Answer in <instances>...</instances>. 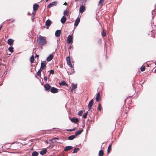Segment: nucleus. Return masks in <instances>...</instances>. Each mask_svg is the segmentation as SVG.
Here are the masks:
<instances>
[{
    "label": "nucleus",
    "mask_w": 156,
    "mask_h": 156,
    "mask_svg": "<svg viewBox=\"0 0 156 156\" xmlns=\"http://www.w3.org/2000/svg\"><path fill=\"white\" fill-rule=\"evenodd\" d=\"M37 41L38 44L40 45L43 46L47 43L46 37L41 36H40L37 37Z\"/></svg>",
    "instance_id": "nucleus-1"
},
{
    "label": "nucleus",
    "mask_w": 156,
    "mask_h": 156,
    "mask_svg": "<svg viewBox=\"0 0 156 156\" xmlns=\"http://www.w3.org/2000/svg\"><path fill=\"white\" fill-rule=\"evenodd\" d=\"M66 61H67V65L69 66V67L72 68L73 70V72H74V70L73 69L74 67L73 66L70 61V57L69 56H68L66 58Z\"/></svg>",
    "instance_id": "nucleus-2"
},
{
    "label": "nucleus",
    "mask_w": 156,
    "mask_h": 156,
    "mask_svg": "<svg viewBox=\"0 0 156 156\" xmlns=\"http://www.w3.org/2000/svg\"><path fill=\"white\" fill-rule=\"evenodd\" d=\"M73 37L72 35H69L67 39V43L68 44H70L71 43H72L73 42Z\"/></svg>",
    "instance_id": "nucleus-3"
},
{
    "label": "nucleus",
    "mask_w": 156,
    "mask_h": 156,
    "mask_svg": "<svg viewBox=\"0 0 156 156\" xmlns=\"http://www.w3.org/2000/svg\"><path fill=\"white\" fill-rule=\"evenodd\" d=\"M44 87L45 90L50 91L51 87L50 84L47 83L44 86Z\"/></svg>",
    "instance_id": "nucleus-4"
},
{
    "label": "nucleus",
    "mask_w": 156,
    "mask_h": 156,
    "mask_svg": "<svg viewBox=\"0 0 156 156\" xmlns=\"http://www.w3.org/2000/svg\"><path fill=\"white\" fill-rule=\"evenodd\" d=\"M57 4V2L56 1L50 3L47 6V8H50L52 6H56Z\"/></svg>",
    "instance_id": "nucleus-5"
},
{
    "label": "nucleus",
    "mask_w": 156,
    "mask_h": 156,
    "mask_svg": "<svg viewBox=\"0 0 156 156\" xmlns=\"http://www.w3.org/2000/svg\"><path fill=\"white\" fill-rule=\"evenodd\" d=\"M52 93H55L58 92V89L55 87H51L50 90Z\"/></svg>",
    "instance_id": "nucleus-6"
},
{
    "label": "nucleus",
    "mask_w": 156,
    "mask_h": 156,
    "mask_svg": "<svg viewBox=\"0 0 156 156\" xmlns=\"http://www.w3.org/2000/svg\"><path fill=\"white\" fill-rule=\"evenodd\" d=\"M71 121L75 123H77L79 122V120L78 118L73 117L70 119Z\"/></svg>",
    "instance_id": "nucleus-7"
},
{
    "label": "nucleus",
    "mask_w": 156,
    "mask_h": 156,
    "mask_svg": "<svg viewBox=\"0 0 156 156\" xmlns=\"http://www.w3.org/2000/svg\"><path fill=\"white\" fill-rule=\"evenodd\" d=\"M46 66V61H44V62H42L41 63L40 69L43 70Z\"/></svg>",
    "instance_id": "nucleus-8"
},
{
    "label": "nucleus",
    "mask_w": 156,
    "mask_h": 156,
    "mask_svg": "<svg viewBox=\"0 0 156 156\" xmlns=\"http://www.w3.org/2000/svg\"><path fill=\"white\" fill-rule=\"evenodd\" d=\"M53 55L52 54H51L47 58V61L48 62H49L52 60L53 58Z\"/></svg>",
    "instance_id": "nucleus-9"
},
{
    "label": "nucleus",
    "mask_w": 156,
    "mask_h": 156,
    "mask_svg": "<svg viewBox=\"0 0 156 156\" xmlns=\"http://www.w3.org/2000/svg\"><path fill=\"white\" fill-rule=\"evenodd\" d=\"M14 41V40L12 39H9L8 40V44L10 45H12L13 44Z\"/></svg>",
    "instance_id": "nucleus-10"
},
{
    "label": "nucleus",
    "mask_w": 156,
    "mask_h": 156,
    "mask_svg": "<svg viewBox=\"0 0 156 156\" xmlns=\"http://www.w3.org/2000/svg\"><path fill=\"white\" fill-rule=\"evenodd\" d=\"M39 5L37 4H34L33 5V8L34 11H36L38 9Z\"/></svg>",
    "instance_id": "nucleus-11"
},
{
    "label": "nucleus",
    "mask_w": 156,
    "mask_h": 156,
    "mask_svg": "<svg viewBox=\"0 0 156 156\" xmlns=\"http://www.w3.org/2000/svg\"><path fill=\"white\" fill-rule=\"evenodd\" d=\"M80 18H77L76 19V20L75 21V23H74V26H76V27L78 25L80 22Z\"/></svg>",
    "instance_id": "nucleus-12"
},
{
    "label": "nucleus",
    "mask_w": 156,
    "mask_h": 156,
    "mask_svg": "<svg viewBox=\"0 0 156 156\" xmlns=\"http://www.w3.org/2000/svg\"><path fill=\"white\" fill-rule=\"evenodd\" d=\"M61 33V30H57L55 32V36L57 37L60 36Z\"/></svg>",
    "instance_id": "nucleus-13"
},
{
    "label": "nucleus",
    "mask_w": 156,
    "mask_h": 156,
    "mask_svg": "<svg viewBox=\"0 0 156 156\" xmlns=\"http://www.w3.org/2000/svg\"><path fill=\"white\" fill-rule=\"evenodd\" d=\"M59 84L60 86H67L68 85L66 83V82L63 80L61 81V82L60 83H59Z\"/></svg>",
    "instance_id": "nucleus-14"
},
{
    "label": "nucleus",
    "mask_w": 156,
    "mask_h": 156,
    "mask_svg": "<svg viewBox=\"0 0 156 156\" xmlns=\"http://www.w3.org/2000/svg\"><path fill=\"white\" fill-rule=\"evenodd\" d=\"M51 21L49 20H47L45 23V25L48 27L50 26L51 24Z\"/></svg>",
    "instance_id": "nucleus-15"
},
{
    "label": "nucleus",
    "mask_w": 156,
    "mask_h": 156,
    "mask_svg": "<svg viewBox=\"0 0 156 156\" xmlns=\"http://www.w3.org/2000/svg\"><path fill=\"white\" fill-rule=\"evenodd\" d=\"M94 102L93 100V99L91 100L89 102L88 105V108L89 109H90L91 108V107L92 106V105Z\"/></svg>",
    "instance_id": "nucleus-16"
},
{
    "label": "nucleus",
    "mask_w": 156,
    "mask_h": 156,
    "mask_svg": "<svg viewBox=\"0 0 156 156\" xmlns=\"http://www.w3.org/2000/svg\"><path fill=\"white\" fill-rule=\"evenodd\" d=\"M66 19L67 18L66 16H63L61 19V21L62 23L64 24L66 22Z\"/></svg>",
    "instance_id": "nucleus-17"
},
{
    "label": "nucleus",
    "mask_w": 156,
    "mask_h": 156,
    "mask_svg": "<svg viewBox=\"0 0 156 156\" xmlns=\"http://www.w3.org/2000/svg\"><path fill=\"white\" fill-rule=\"evenodd\" d=\"M73 148V147L71 146H68L64 148V150L65 151H69V150H71Z\"/></svg>",
    "instance_id": "nucleus-18"
},
{
    "label": "nucleus",
    "mask_w": 156,
    "mask_h": 156,
    "mask_svg": "<svg viewBox=\"0 0 156 156\" xmlns=\"http://www.w3.org/2000/svg\"><path fill=\"white\" fill-rule=\"evenodd\" d=\"M85 10V8L83 5H82L80 6L79 9V11L80 13H82Z\"/></svg>",
    "instance_id": "nucleus-19"
},
{
    "label": "nucleus",
    "mask_w": 156,
    "mask_h": 156,
    "mask_svg": "<svg viewBox=\"0 0 156 156\" xmlns=\"http://www.w3.org/2000/svg\"><path fill=\"white\" fill-rule=\"evenodd\" d=\"M83 130V129H82L81 130H79L77 131L75 133V135L76 136L82 133V132Z\"/></svg>",
    "instance_id": "nucleus-20"
},
{
    "label": "nucleus",
    "mask_w": 156,
    "mask_h": 156,
    "mask_svg": "<svg viewBox=\"0 0 156 156\" xmlns=\"http://www.w3.org/2000/svg\"><path fill=\"white\" fill-rule=\"evenodd\" d=\"M101 35L103 37H105L106 36V33L103 28H102V31L101 32Z\"/></svg>",
    "instance_id": "nucleus-21"
},
{
    "label": "nucleus",
    "mask_w": 156,
    "mask_h": 156,
    "mask_svg": "<svg viewBox=\"0 0 156 156\" xmlns=\"http://www.w3.org/2000/svg\"><path fill=\"white\" fill-rule=\"evenodd\" d=\"M112 143L109 145V146L108 147V150H107V152H108V154L110 152V151L112 149Z\"/></svg>",
    "instance_id": "nucleus-22"
},
{
    "label": "nucleus",
    "mask_w": 156,
    "mask_h": 156,
    "mask_svg": "<svg viewBox=\"0 0 156 156\" xmlns=\"http://www.w3.org/2000/svg\"><path fill=\"white\" fill-rule=\"evenodd\" d=\"M75 135H73L69 136L68 138V140H72L74 139L75 138Z\"/></svg>",
    "instance_id": "nucleus-23"
},
{
    "label": "nucleus",
    "mask_w": 156,
    "mask_h": 156,
    "mask_svg": "<svg viewBox=\"0 0 156 156\" xmlns=\"http://www.w3.org/2000/svg\"><path fill=\"white\" fill-rule=\"evenodd\" d=\"M77 86V84H73L72 88L70 90H71V91H73L76 88Z\"/></svg>",
    "instance_id": "nucleus-24"
},
{
    "label": "nucleus",
    "mask_w": 156,
    "mask_h": 156,
    "mask_svg": "<svg viewBox=\"0 0 156 156\" xmlns=\"http://www.w3.org/2000/svg\"><path fill=\"white\" fill-rule=\"evenodd\" d=\"M69 10L68 9H66L64 11V16H68L69 15Z\"/></svg>",
    "instance_id": "nucleus-25"
},
{
    "label": "nucleus",
    "mask_w": 156,
    "mask_h": 156,
    "mask_svg": "<svg viewBox=\"0 0 156 156\" xmlns=\"http://www.w3.org/2000/svg\"><path fill=\"white\" fill-rule=\"evenodd\" d=\"M42 70L41 69H39L37 73V75L40 77L41 76V73L42 71Z\"/></svg>",
    "instance_id": "nucleus-26"
},
{
    "label": "nucleus",
    "mask_w": 156,
    "mask_h": 156,
    "mask_svg": "<svg viewBox=\"0 0 156 156\" xmlns=\"http://www.w3.org/2000/svg\"><path fill=\"white\" fill-rule=\"evenodd\" d=\"M47 152V151L46 150H43L40 152V154L41 155H43L45 154Z\"/></svg>",
    "instance_id": "nucleus-27"
},
{
    "label": "nucleus",
    "mask_w": 156,
    "mask_h": 156,
    "mask_svg": "<svg viewBox=\"0 0 156 156\" xmlns=\"http://www.w3.org/2000/svg\"><path fill=\"white\" fill-rule=\"evenodd\" d=\"M38 155V153L36 151H34L33 152L32 154V156H37Z\"/></svg>",
    "instance_id": "nucleus-28"
},
{
    "label": "nucleus",
    "mask_w": 156,
    "mask_h": 156,
    "mask_svg": "<svg viewBox=\"0 0 156 156\" xmlns=\"http://www.w3.org/2000/svg\"><path fill=\"white\" fill-rule=\"evenodd\" d=\"M104 154V151L102 150H101L99 152V156H103Z\"/></svg>",
    "instance_id": "nucleus-29"
},
{
    "label": "nucleus",
    "mask_w": 156,
    "mask_h": 156,
    "mask_svg": "<svg viewBox=\"0 0 156 156\" xmlns=\"http://www.w3.org/2000/svg\"><path fill=\"white\" fill-rule=\"evenodd\" d=\"M8 50L9 51L11 52V53H12L14 51L13 48V47L12 46L9 47L8 48Z\"/></svg>",
    "instance_id": "nucleus-30"
},
{
    "label": "nucleus",
    "mask_w": 156,
    "mask_h": 156,
    "mask_svg": "<svg viewBox=\"0 0 156 156\" xmlns=\"http://www.w3.org/2000/svg\"><path fill=\"white\" fill-rule=\"evenodd\" d=\"M34 61V57L33 55L32 56L30 57V62L31 63H33Z\"/></svg>",
    "instance_id": "nucleus-31"
},
{
    "label": "nucleus",
    "mask_w": 156,
    "mask_h": 156,
    "mask_svg": "<svg viewBox=\"0 0 156 156\" xmlns=\"http://www.w3.org/2000/svg\"><path fill=\"white\" fill-rule=\"evenodd\" d=\"M79 149L78 148H75L74 149L73 151V153H76L77 152L78 150H79Z\"/></svg>",
    "instance_id": "nucleus-32"
},
{
    "label": "nucleus",
    "mask_w": 156,
    "mask_h": 156,
    "mask_svg": "<svg viewBox=\"0 0 156 156\" xmlns=\"http://www.w3.org/2000/svg\"><path fill=\"white\" fill-rule=\"evenodd\" d=\"M102 110V108L101 107V105L100 104H99L98 106V110L100 111V112Z\"/></svg>",
    "instance_id": "nucleus-33"
},
{
    "label": "nucleus",
    "mask_w": 156,
    "mask_h": 156,
    "mask_svg": "<svg viewBox=\"0 0 156 156\" xmlns=\"http://www.w3.org/2000/svg\"><path fill=\"white\" fill-rule=\"evenodd\" d=\"M104 0H100L99 2V5L102 6L103 5Z\"/></svg>",
    "instance_id": "nucleus-34"
},
{
    "label": "nucleus",
    "mask_w": 156,
    "mask_h": 156,
    "mask_svg": "<svg viewBox=\"0 0 156 156\" xmlns=\"http://www.w3.org/2000/svg\"><path fill=\"white\" fill-rule=\"evenodd\" d=\"M83 112V110L79 111L78 112V115L80 116H81Z\"/></svg>",
    "instance_id": "nucleus-35"
},
{
    "label": "nucleus",
    "mask_w": 156,
    "mask_h": 156,
    "mask_svg": "<svg viewBox=\"0 0 156 156\" xmlns=\"http://www.w3.org/2000/svg\"><path fill=\"white\" fill-rule=\"evenodd\" d=\"M140 70L142 71H144L145 70V66H142L140 68Z\"/></svg>",
    "instance_id": "nucleus-36"
},
{
    "label": "nucleus",
    "mask_w": 156,
    "mask_h": 156,
    "mask_svg": "<svg viewBox=\"0 0 156 156\" xmlns=\"http://www.w3.org/2000/svg\"><path fill=\"white\" fill-rule=\"evenodd\" d=\"M87 112L85 113L83 116V118L84 119H86L87 118Z\"/></svg>",
    "instance_id": "nucleus-37"
},
{
    "label": "nucleus",
    "mask_w": 156,
    "mask_h": 156,
    "mask_svg": "<svg viewBox=\"0 0 156 156\" xmlns=\"http://www.w3.org/2000/svg\"><path fill=\"white\" fill-rule=\"evenodd\" d=\"M76 129V128H75L72 129H67V131H74V130H75Z\"/></svg>",
    "instance_id": "nucleus-38"
},
{
    "label": "nucleus",
    "mask_w": 156,
    "mask_h": 156,
    "mask_svg": "<svg viewBox=\"0 0 156 156\" xmlns=\"http://www.w3.org/2000/svg\"><path fill=\"white\" fill-rule=\"evenodd\" d=\"M54 71L53 70H51L50 71V74H54Z\"/></svg>",
    "instance_id": "nucleus-39"
},
{
    "label": "nucleus",
    "mask_w": 156,
    "mask_h": 156,
    "mask_svg": "<svg viewBox=\"0 0 156 156\" xmlns=\"http://www.w3.org/2000/svg\"><path fill=\"white\" fill-rule=\"evenodd\" d=\"M100 94L99 92H98V102L100 100Z\"/></svg>",
    "instance_id": "nucleus-40"
},
{
    "label": "nucleus",
    "mask_w": 156,
    "mask_h": 156,
    "mask_svg": "<svg viewBox=\"0 0 156 156\" xmlns=\"http://www.w3.org/2000/svg\"><path fill=\"white\" fill-rule=\"evenodd\" d=\"M44 81H46L47 80V77L46 76H44Z\"/></svg>",
    "instance_id": "nucleus-41"
},
{
    "label": "nucleus",
    "mask_w": 156,
    "mask_h": 156,
    "mask_svg": "<svg viewBox=\"0 0 156 156\" xmlns=\"http://www.w3.org/2000/svg\"><path fill=\"white\" fill-rule=\"evenodd\" d=\"M96 101L98 102V94L96 95Z\"/></svg>",
    "instance_id": "nucleus-42"
},
{
    "label": "nucleus",
    "mask_w": 156,
    "mask_h": 156,
    "mask_svg": "<svg viewBox=\"0 0 156 156\" xmlns=\"http://www.w3.org/2000/svg\"><path fill=\"white\" fill-rule=\"evenodd\" d=\"M35 57L37 58H39V55H35Z\"/></svg>",
    "instance_id": "nucleus-43"
},
{
    "label": "nucleus",
    "mask_w": 156,
    "mask_h": 156,
    "mask_svg": "<svg viewBox=\"0 0 156 156\" xmlns=\"http://www.w3.org/2000/svg\"><path fill=\"white\" fill-rule=\"evenodd\" d=\"M64 5H67V3L66 2H65L64 3V4H63Z\"/></svg>",
    "instance_id": "nucleus-44"
},
{
    "label": "nucleus",
    "mask_w": 156,
    "mask_h": 156,
    "mask_svg": "<svg viewBox=\"0 0 156 156\" xmlns=\"http://www.w3.org/2000/svg\"><path fill=\"white\" fill-rule=\"evenodd\" d=\"M49 0H45L46 2H48Z\"/></svg>",
    "instance_id": "nucleus-45"
},
{
    "label": "nucleus",
    "mask_w": 156,
    "mask_h": 156,
    "mask_svg": "<svg viewBox=\"0 0 156 156\" xmlns=\"http://www.w3.org/2000/svg\"><path fill=\"white\" fill-rule=\"evenodd\" d=\"M4 74H5H5H6V72H5L4 73Z\"/></svg>",
    "instance_id": "nucleus-46"
},
{
    "label": "nucleus",
    "mask_w": 156,
    "mask_h": 156,
    "mask_svg": "<svg viewBox=\"0 0 156 156\" xmlns=\"http://www.w3.org/2000/svg\"><path fill=\"white\" fill-rule=\"evenodd\" d=\"M154 64L156 65V61L154 62Z\"/></svg>",
    "instance_id": "nucleus-47"
},
{
    "label": "nucleus",
    "mask_w": 156,
    "mask_h": 156,
    "mask_svg": "<svg viewBox=\"0 0 156 156\" xmlns=\"http://www.w3.org/2000/svg\"><path fill=\"white\" fill-rule=\"evenodd\" d=\"M2 28V27H0V30H1Z\"/></svg>",
    "instance_id": "nucleus-48"
},
{
    "label": "nucleus",
    "mask_w": 156,
    "mask_h": 156,
    "mask_svg": "<svg viewBox=\"0 0 156 156\" xmlns=\"http://www.w3.org/2000/svg\"><path fill=\"white\" fill-rule=\"evenodd\" d=\"M79 0H75V2H77V1H78Z\"/></svg>",
    "instance_id": "nucleus-49"
},
{
    "label": "nucleus",
    "mask_w": 156,
    "mask_h": 156,
    "mask_svg": "<svg viewBox=\"0 0 156 156\" xmlns=\"http://www.w3.org/2000/svg\"><path fill=\"white\" fill-rule=\"evenodd\" d=\"M55 139H58V138H55Z\"/></svg>",
    "instance_id": "nucleus-50"
},
{
    "label": "nucleus",
    "mask_w": 156,
    "mask_h": 156,
    "mask_svg": "<svg viewBox=\"0 0 156 156\" xmlns=\"http://www.w3.org/2000/svg\"><path fill=\"white\" fill-rule=\"evenodd\" d=\"M127 109H128V110H129V108H127Z\"/></svg>",
    "instance_id": "nucleus-51"
},
{
    "label": "nucleus",
    "mask_w": 156,
    "mask_h": 156,
    "mask_svg": "<svg viewBox=\"0 0 156 156\" xmlns=\"http://www.w3.org/2000/svg\"><path fill=\"white\" fill-rule=\"evenodd\" d=\"M28 14L29 15H30V13H28Z\"/></svg>",
    "instance_id": "nucleus-52"
}]
</instances>
